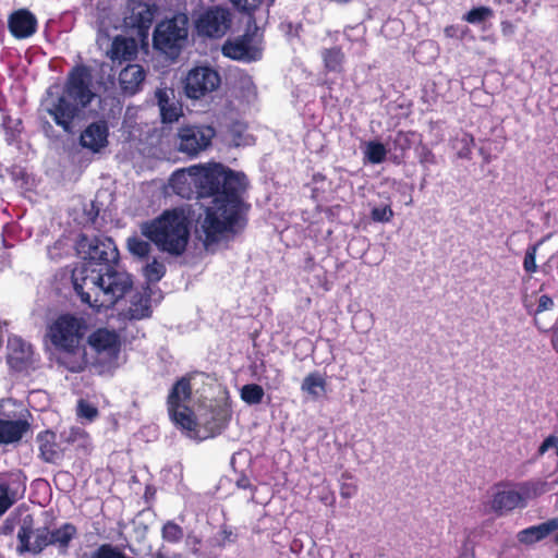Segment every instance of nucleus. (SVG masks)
Listing matches in <instances>:
<instances>
[{
    "label": "nucleus",
    "instance_id": "nucleus-1",
    "mask_svg": "<svg viewBox=\"0 0 558 558\" xmlns=\"http://www.w3.org/2000/svg\"><path fill=\"white\" fill-rule=\"evenodd\" d=\"M169 184L174 194L185 199L213 197V206L206 207L201 222L208 243L218 241L225 232L236 233L245 228L251 205L243 199L247 186L244 173L209 162L174 171Z\"/></svg>",
    "mask_w": 558,
    "mask_h": 558
},
{
    "label": "nucleus",
    "instance_id": "nucleus-2",
    "mask_svg": "<svg viewBox=\"0 0 558 558\" xmlns=\"http://www.w3.org/2000/svg\"><path fill=\"white\" fill-rule=\"evenodd\" d=\"M77 248L85 256L82 266L72 272L74 291L96 312L111 308L133 288L132 276L118 269L120 254L114 241L81 233Z\"/></svg>",
    "mask_w": 558,
    "mask_h": 558
},
{
    "label": "nucleus",
    "instance_id": "nucleus-3",
    "mask_svg": "<svg viewBox=\"0 0 558 558\" xmlns=\"http://www.w3.org/2000/svg\"><path fill=\"white\" fill-rule=\"evenodd\" d=\"M92 70L85 64L74 65L68 73L61 93L46 90L43 110L66 134H74L85 119V110L95 98L92 89Z\"/></svg>",
    "mask_w": 558,
    "mask_h": 558
},
{
    "label": "nucleus",
    "instance_id": "nucleus-4",
    "mask_svg": "<svg viewBox=\"0 0 558 558\" xmlns=\"http://www.w3.org/2000/svg\"><path fill=\"white\" fill-rule=\"evenodd\" d=\"M141 233L160 252L179 257L187 248L191 226L181 208L167 209L140 226Z\"/></svg>",
    "mask_w": 558,
    "mask_h": 558
},
{
    "label": "nucleus",
    "instance_id": "nucleus-5",
    "mask_svg": "<svg viewBox=\"0 0 558 558\" xmlns=\"http://www.w3.org/2000/svg\"><path fill=\"white\" fill-rule=\"evenodd\" d=\"M87 329V322L84 317L63 313L48 326L47 336L60 352H74L81 345Z\"/></svg>",
    "mask_w": 558,
    "mask_h": 558
},
{
    "label": "nucleus",
    "instance_id": "nucleus-6",
    "mask_svg": "<svg viewBox=\"0 0 558 558\" xmlns=\"http://www.w3.org/2000/svg\"><path fill=\"white\" fill-rule=\"evenodd\" d=\"M215 136L216 130L211 125H182L175 134V149L190 158H195L211 145Z\"/></svg>",
    "mask_w": 558,
    "mask_h": 558
},
{
    "label": "nucleus",
    "instance_id": "nucleus-7",
    "mask_svg": "<svg viewBox=\"0 0 558 558\" xmlns=\"http://www.w3.org/2000/svg\"><path fill=\"white\" fill-rule=\"evenodd\" d=\"M233 14L230 9L211 5L203 10L195 19V31L201 37L221 39L231 29Z\"/></svg>",
    "mask_w": 558,
    "mask_h": 558
},
{
    "label": "nucleus",
    "instance_id": "nucleus-8",
    "mask_svg": "<svg viewBox=\"0 0 558 558\" xmlns=\"http://www.w3.org/2000/svg\"><path fill=\"white\" fill-rule=\"evenodd\" d=\"M186 37V20L179 23L177 19H170L157 24L153 35V46L165 54L175 58Z\"/></svg>",
    "mask_w": 558,
    "mask_h": 558
},
{
    "label": "nucleus",
    "instance_id": "nucleus-9",
    "mask_svg": "<svg viewBox=\"0 0 558 558\" xmlns=\"http://www.w3.org/2000/svg\"><path fill=\"white\" fill-rule=\"evenodd\" d=\"M221 85V76L217 70L209 65L194 66L183 80V89L187 98L202 99Z\"/></svg>",
    "mask_w": 558,
    "mask_h": 558
},
{
    "label": "nucleus",
    "instance_id": "nucleus-10",
    "mask_svg": "<svg viewBox=\"0 0 558 558\" xmlns=\"http://www.w3.org/2000/svg\"><path fill=\"white\" fill-rule=\"evenodd\" d=\"M87 343L97 356L104 357L107 362H114L119 357L121 340L116 330L97 328L87 337Z\"/></svg>",
    "mask_w": 558,
    "mask_h": 558
},
{
    "label": "nucleus",
    "instance_id": "nucleus-11",
    "mask_svg": "<svg viewBox=\"0 0 558 558\" xmlns=\"http://www.w3.org/2000/svg\"><path fill=\"white\" fill-rule=\"evenodd\" d=\"M19 550L21 553L29 551L40 554L46 547L50 546L49 527L43 526L33 530V519L27 517L17 532Z\"/></svg>",
    "mask_w": 558,
    "mask_h": 558
},
{
    "label": "nucleus",
    "instance_id": "nucleus-12",
    "mask_svg": "<svg viewBox=\"0 0 558 558\" xmlns=\"http://www.w3.org/2000/svg\"><path fill=\"white\" fill-rule=\"evenodd\" d=\"M222 54L236 61L252 62L260 59V50L253 45V35L245 33L222 45Z\"/></svg>",
    "mask_w": 558,
    "mask_h": 558
},
{
    "label": "nucleus",
    "instance_id": "nucleus-13",
    "mask_svg": "<svg viewBox=\"0 0 558 558\" xmlns=\"http://www.w3.org/2000/svg\"><path fill=\"white\" fill-rule=\"evenodd\" d=\"M34 352L29 343L19 337L10 338L8 342L7 361L15 372H24L34 363Z\"/></svg>",
    "mask_w": 558,
    "mask_h": 558
},
{
    "label": "nucleus",
    "instance_id": "nucleus-14",
    "mask_svg": "<svg viewBox=\"0 0 558 558\" xmlns=\"http://www.w3.org/2000/svg\"><path fill=\"white\" fill-rule=\"evenodd\" d=\"M155 98L159 107L162 123L171 124L178 122L179 119L183 117L182 104L175 99V94L172 88H157Z\"/></svg>",
    "mask_w": 558,
    "mask_h": 558
},
{
    "label": "nucleus",
    "instance_id": "nucleus-15",
    "mask_svg": "<svg viewBox=\"0 0 558 558\" xmlns=\"http://www.w3.org/2000/svg\"><path fill=\"white\" fill-rule=\"evenodd\" d=\"M109 126L107 121L98 120L88 124L80 135V144L93 153H99L108 145Z\"/></svg>",
    "mask_w": 558,
    "mask_h": 558
},
{
    "label": "nucleus",
    "instance_id": "nucleus-16",
    "mask_svg": "<svg viewBox=\"0 0 558 558\" xmlns=\"http://www.w3.org/2000/svg\"><path fill=\"white\" fill-rule=\"evenodd\" d=\"M8 27L16 39H25L33 36L37 31V19L27 9H20L10 14Z\"/></svg>",
    "mask_w": 558,
    "mask_h": 558
},
{
    "label": "nucleus",
    "instance_id": "nucleus-17",
    "mask_svg": "<svg viewBox=\"0 0 558 558\" xmlns=\"http://www.w3.org/2000/svg\"><path fill=\"white\" fill-rule=\"evenodd\" d=\"M39 459L46 463L57 464L64 457V448L57 440V434L50 429L39 432L36 436Z\"/></svg>",
    "mask_w": 558,
    "mask_h": 558
},
{
    "label": "nucleus",
    "instance_id": "nucleus-18",
    "mask_svg": "<svg viewBox=\"0 0 558 558\" xmlns=\"http://www.w3.org/2000/svg\"><path fill=\"white\" fill-rule=\"evenodd\" d=\"M151 314V289L147 284L132 295L130 306L125 311L124 316L130 320H141L149 318Z\"/></svg>",
    "mask_w": 558,
    "mask_h": 558
},
{
    "label": "nucleus",
    "instance_id": "nucleus-19",
    "mask_svg": "<svg viewBox=\"0 0 558 558\" xmlns=\"http://www.w3.org/2000/svg\"><path fill=\"white\" fill-rule=\"evenodd\" d=\"M146 71L140 64H128L119 74V84L124 94L135 95L142 88Z\"/></svg>",
    "mask_w": 558,
    "mask_h": 558
},
{
    "label": "nucleus",
    "instance_id": "nucleus-20",
    "mask_svg": "<svg viewBox=\"0 0 558 558\" xmlns=\"http://www.w3.org/2000/svg\"><path fill=\"white\" fill-rule=\"evenodd\" d=\"M207 418L203 423L206 437H214L222 432L230 420V410L227 405L216 404L210 407L207 412Z\"/></svg>",
    "mask_w": 558,
    "mask_h": 558
},
{
    "label": "nucleus",
    "instance_id": "nucleus-21",
    "mask_svg": "<svg viewBox=\"0 0 558 558\" xmlns=\"http://www.w3.org/2000/svg\"><path fill=\"white\" fill-rule=\"evenodd\" d=\"M192 377L184 375L179 378L172 386L167 397V408L175 409L187 407L186 403L192 399Z\"/></svg>",
    "mask_w": 558,
    "mask_h": 558
},
{
    "label": "nucleus",
    "instance_id": "nucleus-22",
    "mask_svg": "<svg viewBox=\"0 0 558 558\" xmlns=\"http://www.w3.org/2000/svg\"><path fill=\"white\" fill-rule=\"evenodd\" d=\"M558 530V519H549L538 525L529 526L520 531L517 535L521 544L532 545Z\"/></svg>",
    "mask_w": 558,
    "mask_h": 558
},
{
    "label": "nucleus",
    "instance_id": "nucleus-23",
    "mask_svg": "<svg viewBox=\"0 0 558 558\" xmlns=\"http://www.w3.org/2000/svg\"><path fill=\"white\" fill-rule=\"evenodd\" d=\"M168 413L173 423L187 432V435L193 438H201L199 424L197 418L190 407L168 409Z\"/></svg>",
    "mask_w": 558,
    "mask_h": 558
},
{
    "label": "nucleus",
    "instance_id": "nucleus-24",
    "mask_svg": "<svg viewBox=\"0 0 558 558\" xmlns=\"http://www.w3.org/2000/svg\"><path fill=\"white\" fill-rule=\"evenodd\" d=\"M108 54L113 62L131 61L137 56L136 43L133 38L117 36L112 40Z\"/></svg>",
    "mask_w": 558,
    "mask_h": 558
},
{
    "label": "nucleus",
    "instance_id": "nucleus-25",
    "mask_svg": "<svg viewBox=\"0 0 558 558\" xmlns=\"http://www.w3.org/2000/svg\"><path fill=\"white\" fill-rule=\"evenodd\" d=\"M29 424L25 420L0 418V445H9L20 441L28 430Z\"/></svg>",
    "mask_w": 558,
    "mask_h": 558
},
{
    "label": "nucleus",
    "instance_id": "nucleus-26",
    "mask_svg": "<svg viewBox=\"0 0 558 558\" xmlns=\"http://www.w3.org/2000/svg\"><path fill=\"white\" fill-rule=\"evenodd\" d=\"M76 534V526L70 522H66L54 530L49 529L50 546H56L61 555H65Z\"/></svg>",
    "mask_w": 558,
    "mask_h": 558
},
{
    "label": "nucleus",
    "instance_id": "nucleus-27",
    "mask_svg": "<svg viewBox=\"0 0 558 558\" xmlns=\"http://www.w3.org/2000/svg\"><path fill=\"white\" fill-rule=\"evenodd\" d=\"M523 507L522 495L517 490L497 492L492 500V509L499 515Z\"/></svg>",
    "mask_w": 558,
    "mask_h": 558
},
{
    "label": "nucleus",
    "instance_id": "nucleus-28",
    "mask_svg": "<svg viewBox=\"0 0 558 558\" xmlns=\"http://www.w3.org/2000/svg\"><path fill=\"white\" fill-rule=\"evenodd\" d=\"M301 390L307 393L313 400H318L326 395V377L317 371L307 374L301 384Z\"/></svg>",
    "mask_w": 558,
    "mask_h": 558
},
{
    "label": "nucleus",
    "instance_id": "nucleus-29",
    "mask_svg": "<svg viewBox=\"0 0 558 558\" xmlns=\"http://www.w3.org/2000/svg\"><path fill=\"white\" fill-rule=\"evenodd\" d=\"M58 363L71 373H81L87 365L86 353L80 348L74 352H61Z\"/></svg>",
    "mask_w": 558,
    "mask_h": 558
},
{
    "label": "nucleus",
    "instance_id": "nucleus-30",
    "mask_svg": "<svg viewBox=\"0 0 558 558\" xmlns=\"http://www.w3.org/2000/svg\"><path fill=\"white\" fill-rule=\"evenodd\" d=\"M322 59L327 72L340 73L343 70L344 53L341 47L326 48L322 51Z\"/></svg>",
    "mask_w": 558,
    "mask_h": 558
},
{
    "label": "nucleus",
    "instance_id": "nucleus-31",
    "mask_svg": "<svg viewBox=\"0 0 558 558\" xmlns=\"http://www.w3.org/2000/svg\"><path fill=\"white\" fill-rule=\"evenodd\" d=\"M17 498V493L12 488L9 478L0 475V517L16 502Z\"/></svg>",
    "mask_w": 558,
    "mask_h": 558
},
{
    "label": "nucleus",
    "instance_id": "nucleus-32",
    "mask_svg": "<svg viewBox=\"0 0 558 558\" xmlns=\"http://www.w3.org/2000/svg\"><path fill=\"white\" fill-rule=\"evenodd\" d=\"M546 483L542 481H529L519 485L518 493L522 495V505L525 507L527 499H534L546 492Z\"/></svg>",
    "mask_w": 558,
    "mask_h": 558
},
{
    "label": "nucleus",
    "instance_id": "nucleus-33",
    "mask_svg": "<svg viewBox=\"0 0 558 558\" xmlns=\"http://www.w3.org/2000/svg\"><path fill=\"white\" fill-rule=\"evenodd\" d=\"M275 1L276 0H230L238 11L248 16H254L255 12L264 5L269 9L274 5Z\"/></svg>",
    "mask_w": 558,
    "mask_h": 558
},
{
    "label": "nucleus",
    "instance_id": "nucleus-34",
    "mask_svg": "<svg viewBox=\"0 0 558 558\" xmlns=\"http://www.w3.org/2000/svg\"><path fill=\"white\" fill-rule=\"evenodd\" d=\"M554 306H555V303H554V300L551 299V296H549L547 294H543L538 298L537 306L534 311V324L539 331L547 332V331L551 330V328H549L546 324L542 323V320L539 318V314H542L543 312L553 310Z\"/></svg>",
    "mask_w": 558,
    "mask_h": 558
},
{
    "label": "nucleus",
    "instance_id": "nucleus-35",
    "mask_svg": "<svg viewBox=\"0 0 558 558\" xmlns=\"http://www.w3.org/2000/svg\"><path fill=\"white\" fill-rule=\"evenodd\" d=\"M241 399L250 404H259L265 396L264 388L257 384H246L241 388Z\"/></svg>",
    "mask_w": 558,
    "mask_h": 558
},
{
    "label": "nucleus",
    "instance_id": "nucleus-36",
    "mask_svg": "<svg viewBox=\"0 0 558 558\" xmlns=\"http://www.w3.org/2000/svg\"><path fill=\"white\" fill-rule=\"evenodd\" d=\"M2 126L5 133V141L9 145L13 144L20 137L23 125L20 119H12L10 116H4Z\"/></svg>",
    "mask_w": 558,
    "mask_h": 558
},
{
    "label": "nucleus",
    "instance_id": "nucleus-37",
    "mask_svg": "<svg viewBox=\"0 0 558 558\" xmlns=\"http://www.w3.org/2000/svg\"><path fill=\"white\" fill-rule=\"evenodd\" d=\"M166 266L162 262H159L156 257L153 258L143 269L144 277L150 283L160 281L166 275Z\"/></svg>",
    "mask_w": 558,
    "mask_h": 558
},
{
    "label": "nucleus",
    "instance_id": "nucleus-38",
    "mask_svg": "<svg viewBox=\"0 0 558 558\" xmlns=\"http://www.w3.org/2000/svg\"><path fill=\"white\" fill-rule=\"evenodd\" d=\"M150 243L149 240L145 241L136 235L130 236L126 242L129 252L138 258L148 257L151 251Z\"/></svg>",
    "mask_w": 558,
    "mask_h": 558
},
{
    "label": "nucleus",
    "instance_id": "nucleus-39",
    "mask_svg": "<svg viewBox=\"0 0 558 558\" xmlns=\"http://www.w3.org/2000/svg\"><path fill=\"white\" fill-rule=\"evenodd\" d=\"M494 15V11L489 7L481 5L471 9L463 15V21L470 24H482Z\"/></svg>",
    "mask_w": 558,
    "mask_h": 558
},
{
    "label": "nucleus",
    "instance_id": "nucleus-40",
    "mask_svg": "<svg viewBox=\"0 0 558 558\" xmlns=\"http://www.w3.org/2000/svg\"><path fill=\"white\" fill-rule=\"evenodd\" d=\"M387 149L385 145L377 141H371L366 144L365 156L371 163H381L386 159Z\"/></svg>",
    "mask_w": 558,
    "mask_h": 558
},
{
    "label": "nucleus",
    "instance_id": "nucleus-41",
    "mask_svg": "<svg viewBox=\"0 0 558 558\" xmlns=\"http://www.w3.org/2000/svg\"><path fill=\"white\" fill-rule=\"evenodd\" d=\"M161 536L163 541L177 544L182 541L184 533L183 529L174 521H167L161 527Z\"/></svg>",
    "mask_w": 558,
    "mask_h": 558
},
{
    "label": "nucleus",
    "instance_id": "nucleus-42",
    "mask_svg": "<svg viewBox=\"0 0 558 558\" xmlns=\"http://www.w3.org/2000/svg\"><path fill=\"white\" fill-rule=\"evenodd\" d=\"M543 240H539L538 242L529 245L525 251L523 258V269L529 275H532L537 271L536 254L538 247L543 244Z\"/></svg>",
    "mask_w": 558,
    "mask_h": 558
},
{
    "label": "nucleus",
    "instance_id": "nucleus-43",
    "mask_svg": "<svg viewBox=\"0 0 558 558\" xmlns=\"http://www.w3.org/2000/svg\"><path fill=\"white\" fill-rule=\"evenodd\" d=\"M76 415L80 418H85L88 422H93L98 417L99 411L95 405H93L88 401L80 399L76 405Z\"/></svg>",
    "mask_w": 558,
    "mask_h": 558
},
{
    "label": "nucleus",
    "instance_id": "nucleus-44",
    "mask_svg": "<svg viewBox=\"0 0 558 558\" xmlns=\"http://www.w3.org/2000/svg\"><path fill=\"white\" fill-rule=\"evenodd\" d=\"M92 558H131L118 547L111 544L100 545L92 555Z\"/></svg>",
    "mask_w": 558,
    "mask_h": 558
},
{
    "label": "nucleus",
    "instance_id": "nucleus-45",
    "mask_svg": "<svg viewBox=\"0 0 558 558\" xmlns=\"http://www.w3.org/2000/svg\"><path fill=\"white\" fill-rule=\"evenodd\" d=\"M393 217V211L389 205L374 207L371 211V218L377 222H389Z\"/></svg>",
    "mask_w": 558,
    "mask_h": 558
},
{
    "label": "nucleus",
    "instance_id": "nucleus-46",
    "mask_svg": "<svg viewBox=\"0 0 558 558\" xmlns=\"http://www.w3.org/2000/svg\"><path fill=\"white\" fill-rule=\"evenodd\" d=\"M470 32L469 27L460 25H448L444 29V34L447 38L464 39L466 34Z\"/></svg>",
    "mask_w": 558,
    "mask_h": 558
},
{
    "label": "nucleus",
    "instance_id": "nucleus-47",
    "mask_svg": "<svg viewBox=\"0 0 558 558\" xmlns=\"http://www.w3.org/2000/svg\"><path fill=\"white\" fill-rule=\"evenodd\" d=\"M550 448H558V438L554 435H550L547 438H545V440L538 448V453L544 454Z\"/></svg>",
    "mask_w": 558,
    "mask_h": 558
},
{
    "label": "nucleus",
    "instance_id": "nucleus-48",
    "mask_svg": "<svg viewBox=\"0 0 558 558\" xmlns=\"http://www.w3.org/2000/svg\"><path fill=\"white\" fill-rule=\"evenodd\" d=\"M221 534V539H210V545L211 546H217V547H223L226 545V541H230V537L232 536V531L229 530L228 527H223L220 532Z\"/></svg>",
    "mask_w": 558,
    "mask_h": 558
},
{
    "label": "nucleus",
    "instance_id": "nucleus-49",
    "mask_svg": "<svg viewBox=\"0 0 558 558\" xmlns=\"http://www.w3.org/2000/svg\"><path fill=\"white\" fill-rule=\"evenodd\" d=\"M80 438L86 439L87 434L84 430H82L81 428H77V427L71 428L69 436L65 438V441L74 442Z\"/></svg>",
    "mask_w": 558,
    "mask_h": 558
},
{
    "label": "nucleus",
    "instance_id": "nucleus-50",
    "mask_svg": "<svg viewBox=\"0 0 558 558\" xmlns=\"http://www.w3.org/2000/svg\"><path fill=\"white\" fill-rule=\"evenodd\" d=\"M420 162L424 165H435L437 162L436 156L430 149L425 148L421 154Z\"/></svg>",
    "mask_w": 558,
    "mask_h": 558
},
{
    "label": "nucleus",
    "instance_id": "nucleus-51",
    "mask_svg": "<svg viewBox=\"0 0 558 558\" xmlns=\"http://www.w3.org/2000/svg\"><path fill=\"white\" fill-rule=\"evenodd\" d=\"M500 28L504 36H511L515 31L513 23L507 20L500 23Z\"/></svg>",
    "mask_w": 558,
    "mask_h": 558
},
{
    "label": "nucleus",
    "instance_id": "nucleus-52",
    "mask_svg": "<svg viewBox=\"0 0 558 558\" xmlns=\"http://www.w3.org/2000/svg\"><path fill=\"white\" fill-rule=\"evenodd\" d=\"M236 486L242 489H251L256 490V487L253 486L247 477H242L236 482Z\"/></svg>",
    "mask_w": 558,
    "mask_h": 558
},
{
    "label": "nucleus",
    "instance_id": "nucleus-53",
    "mask_svg": "<svg viewBox=\"0 0 558 558\" xmlns=\"http://www.w3.org/2000/svg\"><path fill=\"white\" fill-rule=\"evenodd\" d=\"M550 344L553 349L558 353V328L550 330Z\"/></svg>",
    "mask_w": 558,
    "mask_h": 558
},
{
    "label": "nucleus",
    "instance_id": "nucleus-54",
    "mask_svg": "<svg viewBox=\"0 0 558 558\" xmlns=\"http://www.w3.org/2000/svg\"><path fill=\"white\" fill-rule=\"evenodd\" d=\"M329 2H335L337 4H348L352 2L353 0H328Z\"/></svg>",
    "mask_w": 558,
    "mask_h": 558
},
{
    "label": "nucleus",
    "instance_id": "nucleus-55",
    "mask_svg": "<svg viewBox=\"0 0 558 558\" xmlns=\"http://www.w3.org/2000/svg\"><path fill=\"white\" fill-rule=\"evenodd\" d=\"M324 179H325V177L323 174H320V173H315L313 175V181H315V182L324 180Z\"/></svg>",
    "mask_w": 558,
    "mask_h": 558
},
{
    "label": "nucleus",
    "instance_id": "nucleus-56",
    "mask_svg": "<svg viewBox=\"0 0 558 558\" xmlns=\"http://www.w3.org/2000/svg\"><path fill=\"white\" fill-rule=\"evenodd\" d=\"M191 538H192V544H193L195 547H196V546H198V545H201L202 541H201V538H199V537L194 536V537H191Z\"/></svg>",
    "mask_w": 558,
    "mask_h": 558
},
{
    "label": "nucleus",
    "instance_id": "nucleus-57",
    "mask_svg": "<svg viewBox=\"0 0 558 558\" xmlns=\"http://www.w3.org/2000/svg\"><path fill=\"white\" fill-rule=\"evenodd\" d=\"M57 247H58V242H57V243H54V245H53L51 248H49V252L51 253V250H54V248H57Z\"/></svg>",
    "mask_w": 558,
    "mask_h": 558
},
{
    "label": "nucleus",
    "instance_id": "nucleus-58",
    "mask_svg": "<svg viewBox=\"0 0 558 558\" xmlns=\"http://www.w3.org/2000/svg\"><path fill=\"white\" fill-rule=\"evenodd\" d=\"M555 542L558 544V534L555 536Z\"/></svg>",
    "mask_w": 558,
    "mask_h": 558
},
{
    "label": "nucleus",
    "instance_id": "nucleus-59",
    "mask_svg": "<svg viewBox=\"0 0 558 558\" xmlns=\"http://www.w3.org/2000/svg\"><path fill=\"white\" fill-rule=\"evenodd\" d=\"M556 558H558V550H557V554H556Z\"/></svg>",
    "mask_w": 558,
    "mask_h": 558
}]
</instances>
